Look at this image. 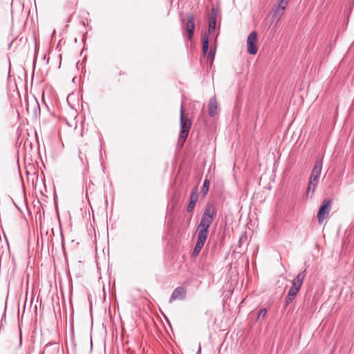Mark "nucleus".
Masks as SVG:
<instances>
[{"label": "nucleus", "mask_w": 354, "mask_h": 354, "mask_svg": "<svg viewBox=\"0 0 354 354\" xmlns=\"http://www.w3.org/2000/svg\"><path fill=\"white\" fill-rule=\"evenodd\" d=\"M215 213L216 209L214 205L212 203L207 204L202 218L197 227V230L208 233V230L213 222Z\"/></svg>", "instance_id": "nucleus-1"}, {"label": "nucleus", "mask_w": 354, "mask_h": 354, "mask_svg": "<svg viewBox=\"0 0 354 354\" xmlns=\"http://www.w3.org/2000/svg\"><path fill=\"white\" fill-rule=\"evenodd\" d=\"M180 131L179 134L178 145L183 147L189 132L192 127V120L184 115L183 104L180 106Z\"/></svg>", "instance_id": "nucleus-2"}, {"label": "nucleus", "mask_w": 354, "mask_h": 354, "mask_svg": "<svg viewBox=\"0 0 354 354\" xmlns=\"http://www.w3.org/2000/svg\"><path fill=\"white\" fill-rule=\"evenodd\" d=\"M247 50L248 53L250 55H255L258 51L257 46V33L256 31H252L247 38Z\"/></svg>", "instance_id": "nucleus-3"}, {"label": "nucleus", "mask_w": 354, "mask_h": 354, "mask_svg": "<svg viewBox=\"0 0 354 354\" xmlns=\"http://www.w3.org/2000/svg\"><path fill=\"white\" fill-rule=\"evenodd\" d=\"M331 201L324 199L317 213L318 222L322 223L328 217L330 209Z\"/></svg>", "instance_id": "nucleus-4"}, {"label": "nucleus", "mask_w": 354, "mask_h": 354, "mask_svg": "<svg viewBox=\"0 0 354 354\" xmlns=\"http://www.w3.org/2000/svg\"><path fill=\"white\" fill-rule=\"evenodd\" d=\"M90 151V148L87 143L82 141L78 145V158L82 166H84L87 163V154Z\"/></svg>", "instance_id": "nucleus-5"}, {"label": "nucleus", "mask_w": 354, "mask_h": 354, "mask_svg": "<svg viewBox=\"0 0 354 354\" xmlns=\"http://www.w3.org/2000/svg\"><path fill=\"white\" fill-rule=\"evenodd\" d=\"M322 159L323 157H317L316 160L314 163L313 171L310 176V180L316 182L318 181L322 169Z\"/></svg>", "instance_id": "nucleus-6"}, {"label": "nucleus", "mask_w": 354, "mask_h": 354, "mask_svg": "<svg viewBox=\"0 0 354 354\" xmlns=\"http://www.w3.org/2000/svg\"><path fill=\"white\" fill-rule=\"evenodd\" d=\"M207 232H204L201 230H197L198 239L193 251V256H197L200 253L207 239Z\"/></svg>", "instance_id": "nucleus-7"}, {"label": "nucleus", "mask_w": 354, "mask_h": 354, "mask_svg": "<svg viewBox=\"0 0 354 354\" xmlns=\"http://www.w3.org/2000/svg\"><path fill=\"white\" fill-rule=\"evenodd\" d=\"M187 23L186 24V33L189 39H191L194 35L195 30L194 17L191 12L187 15Z\"/></svg>", "instance_id": "nucleus-8"}, {"label": "nucleus", "mask_w": 354, "mask_h": 354, "mask_svg": "<svg viewBox=\"0 0 354 354\" xmlns=\"http://www.w3.org/2000/svg\"><path fill=\"white\" fill-rule=\"evenodd\" d=\"M186 295V290L183 286L177 287L173 291L171 296L169 299V302L172 303L176 299H183L185 297Z\"/></svg>", "instance_id": "nucleus-9"}, {"label": "nucleus", "mask_w": 354, "mask_h": 354, "mask_svg": "<svg viewBox=\"0 0 354 354\" xmlns=\"http://www.w3.org/2000/svg\"><path fill=\"white\" fill-rule=\"evenodd\" d=\"M305 277H306V270H304L302 272H300L297 275L295 279L292 281V286L290 288L297 290H299L303 284Z\"/></svg>", "instance_id": "nucleus-10"}, {"label": "nucleus", "mask_w": 354, "mask_h": 354, "mask_svg": "<svg viewBox=\"0 0 354 354\" xmlns=\"http://www.w3.org/2000/svg\"><path fill=\"white\" fill-rule=\"evenodd\" d=\"M198 192L196 187H195L191 193L190 198H189V203L187 207V211L188 212H191L194 209V207L196 205V202L198 201Z\"/></svg>", "instance_id": "nucleus-11"}, {"label": "nucleus", "mask_w": 354, "mask_h": 354, "mask_svg": "<svg viewBox=\"0 0 354 354\" xmlns=\"http://www.w3.org/2000/svg\"><path fill=\"white\" fill-rule=\"evenodd\" d=\"M287 4H284V3L279 2L277 7L274 9L272 14V17L276 19L277 22H278L281 17L283 15L284 10L286 8Z\"/></svg>", "instance_id": "nucleus-12"}, {"label": "nucleus", "mask_w": 354, "mask_h": 354, "mask_svg": "<svg viewBox=\"0 0 354 354\" xmlns=\"http://www.w3.org/2000/svg\"><path fill=\"white\" fill-rule=\"evenodd\" d=\"M218 109V104L216 99V97H213L209 100V115L211 117H214L216 114V111Z\"/></svg>", "instance_id": "nucleus-13"}, {"label": "nucleus", "mask_w": 354, "mask_h": 354, "mask_svg": "<svg viewBox=\"0 0 354 354\" xmlns=\"http://www.w3.org/2000/svg\"><path fill=\"white\" fill-rule=\"evenodd\" d=\"M208 46H209L208 36L206 34H205L203 36V54H206L207 53Z\"/></svg>", "instance_id": "nucleus-14"}, {"label": "nucleus", "mask_w": 354, "mask_h": 354, "mask_svg": "<svg viewBox=\"0 0 354 354\" xmlns=\"http://www.w3.org/2000/svg\"><path fill=\"white\" fill-rule=\"evenodd\" d=\"M317 183V182L313 181V180H310L308 185V189H307V194L308 195L310 193L311 194V195L313 194V193H314V192L315 190V187H316Z\"/></svg>", "instance_id": "nucleus-15"}, {"label": "nucleus", "mask_w": 354, "mask_h": 354, "mask_svg": "<svg viewBox=\"0 0 354 354\" xmlns=\"http://www.w3.org/2000/svg\"><path fill=\"white\" fill-rule=\"evenodd\" d=\"M210 181L208 179H205L203 186V192L204 194H206L209 190Z\"/></svg>", "instance_id": "nucleus-16"}, {"label": "nucleus", "mask_w": 354, "mask_h": 354, "mask_svg": "<svg viewBox=\"0 0 354 354\" xmlns=\"http://www.w3.org/2000/svg\"><path fill=\"white\" fill-rule=\"evenodd\" d=\"M216 16H217V13H216V10L212 8L210 10V14H209V21H216Z\"/></svg>", "instance_id": "nucleus-17"}, {"label": "nucleus", "mask_w": 354, "mask_h": 354, "mask_svg": "<svg viewBox=\"0 0 354 354\" xmlns=\"http://www.w3.org/2000/svg\"><path fill=\"white\" fill-rule=\"evenodd\" d=\"M216 21H209V26H208V32L210 33L212 31H214L216 28Z\"/></svg>", "instance_id": "nucleus-18"}, {"label": "nucleus", "mask_w": 354, "mask_h": 354, "mask_svg": "<svg viewBox=\"0 0 354 354\" xmlns=\"http://www.w3.org/2000/svg\"><path fill=\"white\" fill-rule=\"evenodd\" d=\"M267 310L266 308H261L258 313L257 319H259L260 318H265L266 316Z\"/></svg>", "instance_id": "nucleus-19"}, {"label": "nucleus", "mask_w": 354, "mask_h": 354, "mask_svg": "<svg viewBox=\"0 0 354 354\" xmlns=\"http://www.w3.org/2000/svg\"><path fill=\"white\" fill-rule=\"evenodd\" d=\"M299 290L293 289L292 288H290L288 295H290L291 297H295L297 294L298 293Z\"/></svg>", "instance_id": "nucleus-20"}, {"label": "nucleus", "mask_w": 354, "mask_h": 354, "mask_svg": "<svg viewBox=\"0 0 354 354\" xmlns=\"http://www.w3.org/2000/svg\"><path fill=\"white\" fill-rule=\"evenodd\" d=\"M294 298L295 297L288 295L285 300L286 305H288L294 299Z\"/></svg>", "instance_id": "nucleus-21"}, {"label": "nucleus", "mask_w": 354, "mask_h": 354, "mask_svg": "<svg viewBox=\"0 0 354 354\" xmlns=\"http://www.w3.org/2000/svg\"><path fill=\"white\" fill-rule=\"evenodd\" d=\"M215 55V52L212 50H210L208 53V57L213 59Z\"/></svg>", "instance_id": "nucleus-22"}, {"label": "nucleus", "mask_w": 354, "mask_h": 354, "mask_svg": "<svg viewBox=\"0 0 354 354\" xmlns=\"http://www.w3.org/2000/svg\"><path fill=\"white\" fill-rule=\"evenodd\" d=\"M278 1L280 3H284V4H288V0H279Z\"/></svg>", "instance_id": "nucleus-23"}, {"label": "nucleus", "mask_w": 354, "mask_h": 354, "mask_svg": "<svg viewBox=\"0 0 354 354\" xmlns=\"http://www.w3.org/2000/svg\"><path fill=\"white\" fill-rule=\"evenodd\" d=\"M196 354H201V346L199 345Z\"/></svg>", "instance_id": "nucleus-24"}, {"label": "nucleus", "mask_w": 354, "mask_h": 354, "mask_svg": "<svg viewBox=\"0 0 354 354\" xmlns=\"http://www.w3.org/2000/svg\"><path fill=\"white\" fill-rule=\"evenodd\" d=\"M196 354H201V346L199 345Z\"/></svg>", "instance_id": "nucleus-25"}]
</instances>
